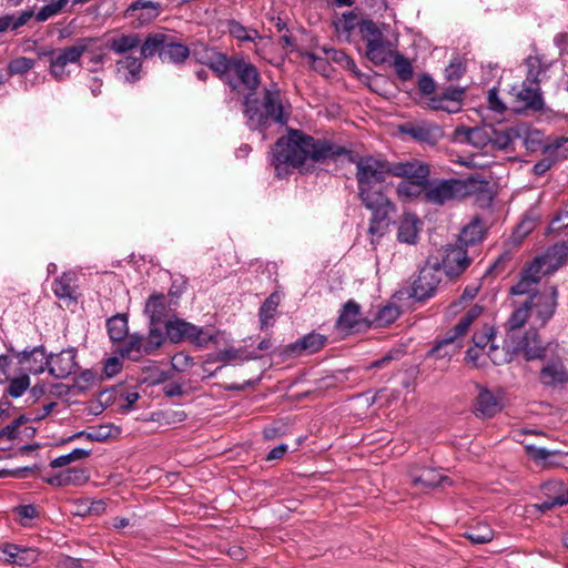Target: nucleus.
Instances as JSON below:
<instances>
[{
  "label": "nucleus",
  "mask_w": 568,
  "mask_h": 568,
  "mask_svg": "<svg viewBox=\"0 0 568 568\" xmlns=\"http://www.w3.org/2000/svg\"><path fill=\"white\" fill-rule=\"evenodd\" d=\"M355 164L357 197L361 204L371 212L368 233L371 243L376 245L388 232L394 222L397 207L390 197L394 187L390 178H400L396 185V194L402 201L419 199L430 178V165L418 159L407 161H389L383 155H359L351 149L327 139H316L298 129L290 128L286 136H281L274 144L272 164L276 176L284 178L290 171L287 166L298 169L302 174L313 173V163L336 162L338 158Z\"/></svg>",
  "instance_id": "f257e3e1"
},
{
  "label": "nucleus",
  "mask_w": 568,
  "mask_h": 568,
  "mask_svg": "<svg viewBox=\"0 0 568 568\" xmlns=\"http://www.w3.org/2000/svg\"><path fill=\"white\" fill-rule=\"evenodd\" d=\"M242 112L246 126L263 135L271 126V122L286 125L290 120V114L284 112L281 91L274 82L270 88L263 89L262 99L257 98L255 92L244 94Z\"/></svg>",
  "instance_id": "f03ea898"
},
{
  "label": "nucleus",
  "mask_w": 568,
  "mask_h": 568,
  "mask_svg": "<svg viewBox=\"0 0 568 568\" xmlns=\"http://www.w3.org/2000/svg\"><path fill=\"white\" fill-rule=\"evenodd\" d=\"M164 331L160 327H152L148 332L146 351L159 349L166 341L172 344L189 342L199 348H205L211 342H215L216 337L207 329L196 326L183 318H168Z\"/></svg>",
  "instance_id": "7ed1b4c3"
},
{
  "label": "nucleus",
  "mask_w": 568,
  "mask_h": 568,
  "mask_svg": "<svg viewBox=\"0 0 568 568\" xmlns=\"http://www.w3.org/2000/svg\"><path fill=\"white\" fill-rule=\"evenodd\" d=\"M440 282L438 257L429 256L418 273L395 292L394 297L398 301L413 300L417 303H425L435 296Z\"/></svg>",
  "instance_id": "20e7f679"
},
{
  "label": "nucleus",
  "mask_w": 568,
  "mask_h": 568,
  "mask_svg": "<svg viewBox=\"0 0 568 568\" xmlns=\"http://www.w3.org/2000/svg\"><path fill=\"white\" fill-rule=\"evenodd\" d=\"M226 74L219 78L225 82L231 89L236 90L237 83L230 75L232 71L237 78L239 82L248 91L256 92L261 84V74L258 69L250 61H246L243 55H231L226 59Z\"/></svg>",
  "instance_id": "39448f33"
},
{
  "label": "nucleus",
  "mask_w": 568,
  "mask_h": 568,
  "mask_svg": "<svg viewBox=\"0 0 568 568\" xmlns=\"http://www.w3.org/2000/svg\"><path fill=\"white\" fill-rule=\"evenodd\" d=\"M458 179H432L429 178L427 186L423 190L419 200L433 205H444L446 202L457 199Z\"/></svg>",
  "instance_id": "423d86ee"
},
{
  "label": "nucleus",
  "mask_w": 568,
  "mask_h": 568,
  "mask_svg": "<svg viewBox=\"0 0 568 568\" xmlns=\"http://www.w3.org/2000/svg\"><path fill=\"white\" fill-rule=\"evenodd\" d=\"M190 49V57L196 63L206 65L216 78H222L226 74V59L229 57L226 53L220 52L216 48L201 41L192 43Z\"/></svg>",
  "instance_id": "0eeeda50"
},
{
  "label": "nucleus",
  "mask_w": 568,
  "mask_h": 568,
  "mask_svg": "<svg viewBox=\"0 0 568 568\" xmlns=\"http://www.w3.org/2000/svg\"><path fill=\"white\" fill-rule=\"evenodd\" d=\"M438 258V274L444 270L448 277L459 276L470 264L467 250L462 245H446Z\"/></svg>",
  "instance_id": "6e6552de"
},
{
  "label": "nucleus",
  "mask_w": 568,
  "mask_h": 568,
  "mask_svg": "<svg viewBox=\"0 0 568 568\" xmlns=\"http://www.w3.org/2000/svg\"><path fill=\"white\" fill-rule=\"evenodd\" d=\"M398 131L402 134L410 136L415 142L434 146L444 136V131L440 125L422 121V122H406L400 124Z\"/></svg>",
  "instance_id": "1a4fd4ad"
},
{
  "label": "nucleus",
  "mask_w": 568,
  "mask_h": 568,
  "mask_svg": "<svg viewBox=\"0 0 568 568\" xmlns=\"http://www.w3.org/2000/svg\"><path fill=\"white\" fill-rule=\"evenodd\" d=\"M87 49L82 45V38L78 39L73 45L58 49L55 57H52L50 60V73L52 77L58 81L67 79L69 72H65V65L79 62Z\"/></svg>",
  "instance_id": "9d476101"
},
{
  "label": "nucleus",
  "mask_w": 568,
  "mask_h": 568,
  "mask_svg": "<svg viewBox=\"0 0 568 568\" xmlns=\"http://www.w3.org/2000/svg\"><path fill=\"white\" fill-rule=\"evenodd\" d=\"M466 89L462 87H448L440 94L429 99V108L435 111H445L449 114L462 110Z\"/></svg>",
  "instance_id": "9b49d317"
},
{
  "label": "nucleus",
  "mask_w": 568,
  "mask_h": 568,
  "mask_svg": "<svg viewBox=\"0 0 568 568\" xmlns=\"http://www.w3.org/2000/svg\"><path fill=\"white\" fill-rule=\"evenodd\" d=\"M527 456L542 468H564L568 469V453L559 450H548L535 445H525Z\"/></svg>",
  "instance_id": "f8f14e48"
},
{
  "label": "nucleus",
  "mask_w": 568,
  "mask_h": 568,
  "mask_svg": "<svg viewBox=\"0 0 568 568\" xmlns=\"http://www.w3.org/2000/svg\"><path fill=\"white\" fill-rule=\"evenodd\" d=\"M18 364L24 367V373L40 375L45 369L49 371V365L51 361L49 355L45 353V347L43 345L34 346L33 348H26L18 354Z\"/></svg>",
  "instance_id": "ddd939ff"
},
{
  "label": "nucleus",
  "mask_w": 568,
  "mask_h": 568,
  "mask_svg": "<svg viewBox=\"0 0 568 568\" xmlns=\"http://www.w3.org/2000/svg\"><path fill=\"white\" fill-rule=\"evenodd\" d=\"M568 142V138H557L551 143H546L541 148V153L545 155L539 160L531 169V173L536 176H542L549 171L556 163L566 160L567 155L559 151V149Z\"/></svg>",
  "instance_id": "4468645a"
},
{
  "label": "nucleus",
  "mask_w": 568,
  "mask_h": 568,
  "mask_svg": "<svg viewBox=\"0 0 568 568\" xmlns=\"http://www.w3.org/2000/svg\"><path fill=\"white\" fill-rule=\"evenodd\" d=\"M75 348H67L59 354H49L51 364L49 365V374L55 378L63 379L75 372L78 363L75 361Z\"/></svg>",
  "instance_id": "2eb2a0df"
},
{
  "label": "nucleus",
  "mask_w": 568,
  "mask_h": 568,
  "mask_svg": "<svg viewBox=\"0 0 568 568\" xmlns=\"http://www.w3.org/2000/svg\"><path fill=\"white\" fill-rule=\"evenodd\" d=\"M408 475L412 479V485L423 490L434 489L444 483H448L449 485L452 484L448 476L439 474L434 468H419L418 466H413L409 469Z\"/></svg>",
  "instance_id": "dca6fc26"
},
{
  "label": "nucleus",
  "mask_w": 568,
  "mask_h": 568,
  "mask_svg": "<svg viewBox=\"0 0 568 568\" xmlns=\"http://www.w3.org/2000/svg\"><path fill=\"white\" fill-rule=\"evenodd\" d=\"M82 45L88 48L85 53L89 54V62L92 64L90 71H100L104 62L109 60L108 51L110 50L106 47V33L102 37H84L82 38Z\"/></svg>",
  "instance_id": "f3484780"
},
{
  "label": "nucleus",
  "mask_w": 568,
  "mask_h": 568,
  "mask_svg": "<svg viewBox=\"0 0 568 568\" xmlns=\"http://www.w3.org/2000/svg\"><path fill=\"white\" fill-rule=\"evenodd\" d=\"M144 314L149 317V329L152 327H160L166 322L168 317V303L163 293H152L144 306Z\"/></svg>",
  "instance_id": "a211bd4d"
},
{
  "label": "nucleus",
  "mask_w": 568,
  "mask_h": 568,
  "mask_svg": "<svg viewBox=\"0 0 568 568\" xmlns=\"http://www.w3.org/2000/svg\"><path fill=\"white\" fill-rule=\"evenodd\" d=\"M539 382L545 387H562L568 384V369L558 361H549L539 372Z\"/></svg>",
  "instance_id": "6ab92c4d"
},
{
  "label": "nucleus",
  "mask_w": 568,
  "mask_h": 568,
  "mask_svg": "<svg viewBox=\"0 0 568 568\" xmlns=\"http://www.w3.org/2000/svg\"><path fill=\"white\" fill-rule=\"evenodd\" d=\"M2 551L6 555L4 560L8 564L18 565L20 567H30L40 556V551L37 548L24 547L17 544H6Z\"/></svg>",
  "instance_id": "aec40b11"
},
{
  "label": "nucleus",
  "mask_w": 568,
  "mask_h": 568,
  "mask_svg": "<svg viewBox=\"0 0 568 568\" xmlns=\"http://www.w3.org/2000/svg\"><path fill=\"white\" fill-rule=\"evenodd\" d=\"M515 351H521L527 362L534 359H544L547 353L546 347L541 345L539 334L536 328H529L526 331L524 336L518 342Z\"/></svg>",
  "instance_id": "412c9836"
},
{
  "label": "nucleus",
  "mask_w": 568,
  "mask_h": 568,
  "mask_svg": "<svg viewBox=\"0 0 568 568\" xmlns=\"http://www.w3.org/2000/svg\"><path fill=\"white\" fill-rule=\"evenodd\" d=\"M547 267L544 271L545 276H549L562 267L568 261V241L557 242L549 246L544 254Z\"/></svg>",
  "instance_id": "4be33fe9"
},
{
  "label": "nucleus",
  "mask_w": 568,
  "mask_h": 568,
  "mask_svg": "<svg viewBox=\"0 0 568 568\" xmlns=\"http://www.w3.org/2000/svg\"><path fill=\"white\" fill-rule=\"evenodd\" d=\"M126 342H121L122 345L118 347L116 353L121 357H128L131 361H139L142 353L150 355L155 351H146L148 346V336L144 337L139 333L129 334L126 336Z\"/></svg>",
  "instance_id": "5701e85b"
},
{
  "label": "nucleus",
  "mask_w": 568,
  "mask_h": 568,
  "mask_svg": "<svg viewBox=\"0 0 568 568\" xmlns=\"http://www.w3.org/2000/svg\"><path fill=\"white\" fill-rule=\"evenodd\" d=\"M542 489L547 493H556L559 491L556 496L550 497L544 500L540 504L534 505L540 513L545 514L551 510L556 506H564L568 504V490L565 489V485L562 481L549 480L542 485Z\"/></svg>",
  "instance_id": "b1692460"
},
{
  "label": "nucleus",
  "mask_w": 568,
  "mask_h": 568,
  "mask_svg": "<svg viewBox=\"0 0 568 568\" xmlns=\"http://www.w3.org/2000/svg\"><path fill=\"white\" fill-rule=\"evenodd\" d=\"M490 143L494 148L507 151L514 140L520 139L524 132V125L510 126L505 130H497L494 125H488Z\"/></svg>",
  "instance_id": "393cba45"
},
{
  "label": "nucleus",
  "mask_w": 568,
  "mask_h": 568,
  "mask_svg": "<svg viewBox=\"0 0 568 568\" xmlns=\"http://www.w3.org/2000/svg\"><path fill=\"white\" fill-rule=\"evenodd\" d=\"M190 54V47L182 43L176 37L170 36V40L166 41L164 50L160 53V60L179 65L183 64Z\"/></svg>",
  "instance_id": "a878e982"
},
{
  "label": "nucleus",
  "mask_w": 568,
  "mask_h": 568,
  "mask_svg": "<svg viewBox=\"0 0 568 568\" xmlns=\"http://www.w3.org/2000/svg\"><path fill=\"white\" fill-rule=\"evenodd\" d=\"M362 323L359 304L353 300L347 301L339 312L336 321V327L358 331Z\"/></svg>",
  "instance_id": "bb28decb"
},
{
  "label": "nucleus",
  "mask_w": 568,
  "mask_h": 568,
  "mask_svg": "<svg viewBox=\"0 0 568 568\" xmlns=\"http://www.w3.org/2000/svg\"><path fill=\"white\" fill-rule=\"evenodd\" d=\"M140 44L141 37L139 33H121L113 37H109L106 33V47L116 54L129 53Z\"/></svg>",
  "instance_id": "cd10ccee"
},
{
  "label": "nucleus",
  "mask_w": 568,
  "mask_h": 568,
  "mask_svg": "<svg viewBox=\"0 0 568 568\" xmlns=\"http://www.w3.org/2000/svg\"><path fill=\"white\" fill-rule=\"evenodd\" d=\"M501 410V405L495 397V395L488 390L487 388H481L479 392L476 404H475V414L480 417H494L497 413Z\"/></svg>",
  "instance_id": "c85d7f7f"
},
{
  "label": "nucleus",
  "mask_w": 568,
  "mask_h": 568,
  "mask_svg": "<svg viewBox=\"0 0 568 568\" xmlns=\"http://www.w3.org/2000/svg\"><path fill=\"white\" fill-rule=\"evenodd\" d=\"M419 219L413 213H404L400 217L397 240L400 243L415 244L418 237Z\"/></svg>",
  "instance_id": "c756f323"
},
{
  "label": "nucleus",
  "mask_w": 568,
  "mask_h": 568,
  "mask_svg": "<svg viewBox=\"0 0 568 568\" xmlns=\"http://www.w3.org/2000/svg\"><path fill=\"white\" fill-rule=\"evenodd\" d=\"M168 40H170V34L162 32L149 33L143 41L141 40V58L144 60L152 59L154 55L160 58Z\"/></svg>",
  "instance_id": "7c9ffc66"
},
{
  "label": "nucleus",
  "mask_w": 568,
  "mask_h": 568,
  "mask_svg": "<svg viewBox=\"0 0 568 568\" xmlns=\"http://www.w3.org/2000/svg\"><path fill=\"white\" fill-rule=\"evenodd\" d=\"M517 98L525 102V108L532 111H541L544 110L545 103L541 94L540 84L535 85V83H527L524 80L523 89L518 92Z\"/></svg>",
  "instance_id": "2f4dec72"
},
{
  "label": "nucleus",
  "mask_w": 568,
  "mask_h": 568,
  "mask_svg": "<svg viewBox=\"0 0 568 568\" xmlns=\"http://www.w3.org/2000/svg\"><path fill=\"white\" fill-rule=\"evenodd\" d=\"M539 295V291H535L530 297H528L519 307L515 308L511 315L507 321V326L509 331H515L523 327L529 316L530 312L535 305V298Z\"/></svg>",
  "instance_id": "473e14b6"
},
{
  "label": "nucleus",
  "mask_w": 568,
  "mask_h": 568,
  "mask_svg": "<svg viewBox=\"0 0 568 568\" xmlns=\"http://www.w3.org/2000/svg\"><path fill=\"white\" fill-rule=\"evenodd\" d=\"M485 236V229L480 217L475 216L470 223L465 225L460 232L458 241L465 248L473 246L483 241Z\"/></svg>",
  "instance_id": "72a5a7b5"
},
{
  "label": "nucleus",
  "mask_w": 568,
  "mask_h": 568,
  "mask_svg": "<svg viewBox=\"0 0 568 568\" xmlns=\"http://www.w3.org/2000/svg\"><path fill=\"white\" fill-rule=\"evenodd\" d=\"M460 187L458 186V196L465 197L470 194H479L488 191L489 181L484 179L480 173L470 174L466 179H458Z\"/></svg>",
  "instance_id": "f704fd0d"
},
{
  "label": "nucleus",
  "mask_w": 568,
  "mask_h": 568,
  "mask_svg": "<svg viewBox=\"0 0 568 568\" xmlns=\"http://www.w3.org/2000/svg\"><path fill=\"white\" fill-rule=\"evenodd\" d=\"M106 328L109 337L113 343L123 342L129 335L128 315H113L106 321Z\"/></svg>",
  "instance_id": "c9c22d12"
},
{
  "label": "nucleus",
  "mask_w": 568,
  "mask_h": 568,
  "mask_svg": "<svg viewBox=\"0 0 568 568\" xmlns=\"http://www.w3.org/2000/svg\"><path fill=\"white\" fill-rule=\"evenodd\" d=\"M395 51L387 48V41L382 40L376 42L372 40L367 43L365 57L375 65H382L388 62L389 58L394 55Z\"/></svg>",
  "instance_id": "e433bc0d"
},
{
  "label": "nucleus",
  "mask_w": 568,
  "mask_h": 568,
  "mask_svg": "<svg viewBox=\"0 0 568 568\" xmlns=\"http://www.w3.org/2000/svg\"><path fill=\"white\" fill-rule=\"evenodd\" d=\"M77 280L73 272H63L61 276L57 277L52 284V291L58 298L77 300L74 296V288L72 283Z\"/></svg>",
  "instance_id": "4c0bfd02"
},
{
  "label": "nucleus",
  "mask_w": 568,
  "mask_h": 568,
  "mask_svg": "<svg viewBox=\"0 0 568 568\" xmlns=\"http://www.w3.org/2000/svg\"><path fill=\"white\" fill-rule=\"evenodd\" d=\"M281 303V293L278 291L273 292L260 306L258 320L260 328L265 329L270 325V321L274 318L277 307Z\"/></svg>",
  "instance_id": "58836bf2"
},
{
  "label": "nucleus",
  "mask_w": 568,
  "mask_h": 568,
  "mask_svg": "<svg viewBox=\"0 0 568 568\" xmlns=\"http://www.w3.org/2000/svg\"><path fill=\"white\" fill-rule=\"evenodd\" d=\"M464 131L465 138L469 144L477 149H484L490 143L488 125L467 128L465 125L457 126V132Z\"/></svg>",
  "instance_id": "ea45409f"
},
{
  "label": "nucleus",
  "mask_w": 568,
  "mask_h": 568,
  "mask_svg": "<svg viewBox=\"0 0 568 568\" xmlns=\"http://www.w3.org/2000/svg\"><path fill=\"white\" fill-rule=\"evenodd\" d=\"M4 382L8 383V386L3 395L8 398H20L30 388L31 384L30 376L24 372L16 377L6 376Z\"/></svg>",
  "instance_id": "a19ab883"
},
{
  "label": "nucleus",
  "mask_w": 568,
  "mask_h": 568,
  "mask_svg": "<svg viewBox=\"0 0 568 568\" xmlns=\"http://www.w3.org/2000/svg\"><path fill=\"white\" fill-rule=\"evenodd\" d=\"M527 67V74L525 81L527 83H535L539 85L541 82L540 75L545 74L548 70V64L544 61L541 55H529L525 59Z\"/></svg>",
  "instance_id": "79ce46f5"
},
{
  "label": "nucleus",
  "mask_w": 568,
  "mask_h": 568,
  "mask_svg": "<svg viewBox=\"0 0 568 568\" xmlns=\"http://www.w3.org/2000/svg\"><path fill=\"white\" fill-rule=\"evenodd\" d=\"M229 33L239 41H254L261 39L256 29L247 28L235 19L227 20Z\"/></svg>",
  "instance_id": "37998d69"
},
{
  "label": "nucleus",
  "mask_w": 568,
  "mask_h": 568,
  "mask_svg": "<svg viewBox=\"0 0 568 568\" xmlns=\"http://www.w3.org/2000/svg\"><path fill=\"white\" fill-rule=\"evenodd\" d=\"M118 70H126V81L135 82L140 79V72L142 70V58H136L133 55H125L122 59L116 61Z\"/></svg>",
  "instance_id": "c03bdc74"
},
{
  "label": "nucleus",
  "mask_w": 568,
  "mask_h": 568,
  "mask_svg": "<svg viewBox=\"0 0 568 568\" xmlns=\"http://www.w3.org/2000/svg\"><path fill=\"white\" fill-rule=\"evenodd\" d=\"M463 347V344L460 341H453L449 344H443L442 338H437L435 341L434 346L427 352V357H435V358H450L453 355L459 352V349Z\"/></svg>",
  "instance_id": "a18cd8bd"
},
{
  "label": "nucleus",
  "mask_w": 568,
  "mask_h": 568,
  "mask_svg": "<svg viewBox=\"0 0 568 568\" xmlns=\"http://www.w3.org/2000/svg\"><path fill=\"white\" fill-rule=\"evenodd\" d=\"M34 12L32 9L22 11L18 17L13 14H6L0 17V33L8 29L14 31L20 27L24 26L32 17Z\"/></svg>",
  "instance_id": "49530a36"
},
{
  "label": "nucleus",
  "mask_w": 568,
  "mask_h": 568,
  "mask_svg": "<svg viewBox=\"0 0 568 568\" xmlns=\"http://www.w3.org/2000/svg\"><path fill=\"white\" fill-rule=\"evenodd\" d=\"M327 342L328 338L326 335L313 331L301 338V346L304 351V354H315L323 349Z\"/></svg>",
  "instance_id": "de8ad7c7"
},
{
  "label": "nucleus",
  "mask_w": 568,
  "mask_h": 568,
  "mask_svg": "<svg viewBox=\"0 0 568 568\" xmlns=\"http://www.w3.org/2000/svg\"><path fill=\"white\" fill-rule=\"evenodd\" d=\"M261 357L262 356L257 354L256 351H247L246 348H227L219 352L214 361L229 362L239 358L242 362H246L251 359H258Z\"/></svg>",
  "instance_id": "09e8293b"
},
{
  "label": "nucleus",
  "mask_w": 568,
  "mask_h": 568,
  "mask_svg": "<svg viewBox=\"0 0 568 568\" xmlns=\"http://www.w3.org/2000/svg\"><path fill=\"white\" fill-rule=\"evenodd\" d=\"M547 266L545 257L541 255L535 256L531 261L525 263L519 273L527 276L530 282L540 283L541 276L544 275L542 267Z\"/></svg>",
  "instance_id": "8fccbe9b"
},
{
  "label": "nucleus",
  "mask_w": 568,
  "mask_h": 568,
  "mask_svg": "<svg viewBox=\"0 0 568 568\" xmlns=\"http://www.w3.org/2000/svg\"><path fill=\"white\" fill-rule=\"evenodd\" d=\"M358 32L366 44L372 40L379 42L385 40L383 32L379 30L377 24L371 19H362L358 23Z\"/></svg>",
  "instance_id": "3c124183"
},
{
  "label": "nucleus",
  "mask_w": 568,
  "mask_h": 568,
  "mask_svg": "<svg viewBox=\"0 0 568 568\" xmlns=\"http://www.w3.org/2000/svg\"><path fill=\"white\" fill-rule=\"evenodd\" d=\"M392 58H394L393 65L399 80L404 82L410 80L414 74L412 62L398 51H395Z\"/></svg>",
  "instance_id": "603ef678"
},
{
  "label": "nucleus",
  "mask_w": 568,
  "mask_h": 568,
  "mask_svg": "<svg viewBox=\"0 0 568 568\" xmlns=\"http://www.w3.org/2000/svg\"><path fill=\"white\" fill-rule=\"evenodd\" d=\"M524 125V132H523V136L520 139H523L524 141V146L525 149L527 150L528 153H535L537 151H541V148L545 145L542 143V138H541V131L539 130H531L529 129L528 126H526L525 124Z\"/></svg>",
  "instance_id": "864d4df0"
},
{
  "label": "nucleus",
  "mask_w": 568,
  "mask_h": 568,
  "mask_svg": "<svg viewBox=\"0 0 568 568\" xmlns=\"http://www.w3.org/2000/svg\"><path fill=\"white\" fill-rule=\"evenodd\" d=\"M110 437V432H105L103 426H100L94 432L80 430L69 436L68 438L61 439L60 445L70 443L77 438H85L90 442H104Z\"/></svg>",
  "instance_id": "5fc2aeb1"
},
{
  "label": "nucleus",
  "mask_w": 568,
  "mask_h": 568,
  "mask_svg": "<svg viewBox=\"0 0 568 568\" xmlns=\"http://www.w3.org/2000/svg\"><path fill=\"white\" fill-rule=\"evenodd\" d=\"M464 536L474 545H483L493 540L494 532L487 525H484L470 528Z\"/></svg>",
  "instance_id": "6e6d98bb"
},
{
  "label": "nucleus",
  "mask_w": 568,
  "mask_h": 568,
  "mask_svg": "<svg viewBox=\"0 0 568 568\" xmlns=\"http://www.w3.org/2000/svg\"><path fill=\"white\" fill-rule=\"evenodd\" d=\"M90 455H91L90 449L74 448L71 453H69L67 455H61V456L52 459L50 462V466L52 468H60V467L69 465L70 463H72L74 460L87 458Z\"/></svg>",
  "instance_id": "4d7b16f0"
},
{
  "label": "nucleus",
  "mask_w": 568,
  "mask_h": 568,
  "mask_svg": "<svg viewBox=\"0 0 568 568\" xmlns=\"http://www.w3.org/2000/svg\"><path fill=\"white\" fill-rule=\"evenodd\" d=\"M470 325L471 323L463 315L458 323L446 332L445 336L442 338V343L445 345L453 341H460L459 337L464 336L468 332Z\"/></svg>",
  "instance_id": "13d9d810"
},
{
  "label": "nucleus",
  "mask_w": 568,
  "mask_h": 568,
  "mask_svg": "<svg viewBox=\"0 0 568 568\" xmlns=\"http://www.w3.org/2000/svg\"><path fill=\"white\" fill-rule=\"evenodd\" d=\"M558 303L554 301H549L547 298H539V302L536 303L537 317L541 321V325H546L555 315Z\"/></svg>",
  "instance_id": "bf43d9fd"
},
{
  "label": "nucleus",
  "mask_w": 568,
  "mask_h": 568,
  "mask_svg": "<svg viewBox=\"0 0 568 568\" xmlns=\"http://www.w3.org/2000/svg\"><path fill=\"white\" fill-rule=\"evenodd\" d=\"M399 314L400 312L397 306L387 304L379 308L375 316V322H377L378 326H387L394 323L398 318Z\"/></svg>",
  "instance_id": "052dcab7"
},
{
  "label": "nucleus",
  "mask_w": 568,
  "mask_h": 568,
  "mask_svg": "<svg viewBox=\"0 0 568 568\" xmlns=\"http://www.w3.org/2000/svg\"><path fill=\"white\" fill-rule=\"evenodd\" d=\"M537 284L538 283L530 282L527 276L519 273V281L509 288V294L513 296L528 295V297H530L535 291H538L534 288Z\"/></svg>",
  "instance_id": "680f3d73"
},
{
  "label": "nucleus",
  "mask_w": 568,
  "mask_h": 568,
  "mask_svg": "<svg viewBox=\"0 0 568 568\" xmlns=\"http://www.w3.org/2000/svg\"><path fill=\"white\" fill-rule=\"evenodd\" d=\"M34 60L27 57L12 59L8 64V73L11 75L24 74L34 67Z\"/></svg>",
  "instance_id": "e2e57ef3"
},
{
  "label": "nucleus",
  "mask_w": 568,
  "mask_h": 568,
  "mask_svg": "<svg viewBox=\"0 0 568 568\" xmlns=\"http://www.w3.org/2000/svg\"><path fill=\"white\" fill-rule=\"evenodd\" d=\"M513 260V254L509 250L504 251L486 270L484 277L490 275H498L505 271L506 265Z\"/></svg>",
  "instance_id": "0e129e2a"
},
{
  "label": "nucleus",
  "mask_w": 568,
  "mask_h": 568,
  "mask_svg": "<svg viewBox=\"0 0 568 568\" xmlns=\"http://www.w3.org/2000/svg\"><path fill=\"white\" fill-rule=\"evenodd\" d=\"M301 55L307 58L312 62V68L322 75H328L331 71V64L328 58H322L316 55L314 52L305 51L301 52Z\"/></svg>",
  "instance_id": "69168bd1"
},
{
  "label": "nucleus",
  "mask_w": 568,
  "mask_h": 568,
  "mask_svg": "<svg viewBox=\"0 0 568 568\" xmlns=\"http://www.w3.org/2000/svg\"><path fill=\"white\" fill-rule=\"evenodd\" d=\"M186 417V413L181 409H166L156 414V420L166 425L182 423Z\"/></svg>",
  "instance_id": "338daca9"
},
{
  "label": "nucleus",
  "mask_w": 568,
  "mask_h": 568,
  "mask_svg": "<svg viewBox=\"0 0 568 568\" xmlns=\"http://www.w3.org/2000/svg\"><path fill=\"white\" fill-rule=\"evenodd\" d=\"M466 73V64L459 59L455 58L445 69V78L448 81H457Z\"/></svg>",
  "instance_id": "774afa93"
}]
</instances>
